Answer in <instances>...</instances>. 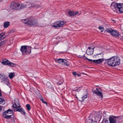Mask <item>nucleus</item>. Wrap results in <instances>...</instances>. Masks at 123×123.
I'll return each mask as SVG.
<instances>
[{"label":"nucleus","mask_w":123,"mask_h":123,"mask_svg":"<svg viewBox=\"0 0 123 123\" xmlns=\"http://www.w3.org/2000/svg\"><path fill=\"white\" fill-rule=\"evenodd\" d=\"M27 6L26 5H25L22 3L20 1H13L10 4V7L15 10H19L21 9L25 8Z\"/></svg>","instance_id":"1"},{"label":"nucleus","mask_w":123,"mask_h":123,"mask_svg":"<svg viewBox=\"0 0 123 123\" xmlns=\"http://www.w3.org/2000/svg\"><path fill=\"white\" fill-rule=\"evenodd\" d=\"M86 59L87 60H88L90 62H93V63L97 64H98L101 63L104 60H105V62H107L108 64L110 66H111L113 67V56H112L111 58L107 59H104L103 58L99 59L96 60H92L90 59H89L87 58L86 57Z\"/></svg>","instance_id":"2"},{"label":"nucleus","mask_w":123,"mask_h":123,"mask_svg":"<svg viewBox=\"0 0 123 123\" xmlns=\"http://www.w3.org/2000/svg\"><path fill=\"white\" fill-rule=\"evenodd\" d=\"M31 47L27 46H22L20 49L23 55L25 54L27 55L31 53Z\"/></svg>","instance_id":"3"},{"label":"nucleus","mask_w":123,"mask_h":123,"mask_svg":"<svg viewBox=\"0 0 123 123\" xmlns=\"http://www.w3.org/2000/svg\"><path fill=\"white\" fill-rule=\"evenodd\" d=\"M12 108L13 109V108H14V110L15 111H18L20 112L22 114L24 115H25V112L21 107V106L20 105H19L18 106L15 103H14V104H13Z\"/></svg>","instance_id":"4"},{"label":"nucleus","mask_w":123,"mask_h":123,"mask_svg":"<svg viewBox=\"0 0 123 123\" xmlns=\"http://www.w3.org/2000/svg\"><path fill=\"white\" fill-rule=\"evenodd\" d=\"M13 114V111L10 109L5 111L3 113L2 116L3 117L6 119L12 117Z\"/></svg>","instance_id":"5"},{"label":"nucleus","mask_w":123,"mask_h":123,"mask_svg":"<svg viewBox=\"0 0 123 123\" xmlns=\"http://www.w3.org/2000/svg\"><path fill=\"white\" fill-rule=\"evenodd\" d=\"M106 31L107 32L111 34L112 36L116 38L118 37L120 34H119V32L115 30H114L108 28L106 30Z\"/></svg>","instance_id":"6"},{"label":"nucleus","mask_w":123,"mask_h":123,"mask_svg":"<svg viewBox=\"0 0 123 123\" xmlns=\"http://www.w3.org/2000/svg\"><path fill=\"white\" fill-rule=\"evenodd\" d=\"M65 24V23L64 21H59L53 23L52 26L55 28L59 29L63 27Z\"/></svg>","instance_id":"7"},{"label":"nucleus","mask_w":123,"mask_h":123,"mask_svg":"<svg viewBox=\"0 0 123 123\" xmlns=\"http://www.w3.org/2000/svg\"><path fill=\"white\" fill-rule=\"evenodd\" d=\"M37 21L35 19L31 18H29L28 25L31 26H35L38 25Z\"/></svg>","instance_id":"8"},{"label":"nucleus","mask_w":123,"mask_h":123,"mask_svg":"<svg viewBox=\"0 0 123 123\" xmlns=\"http://www.w3.org/2000/svg\"><path fill=\"white\" fill-rule=\"evenodd\" d=\"M113 67L119 65L120 63V59L119 57L117 56H113Z\"/></svg>","instance_id":"9"},{"label":"nucleus","mask_w":123,"mask_h":123,"mask_svg":"<svg viewBox=\"0 0 123 123\" xmlns=\"http://www.w3.org/2000/svg\"><path fill=\"white\" fill-rule=\"evenodd\" d=\"M94 49V47L91 48V47H89L86 52L87 54L89 55H92L93 53Z\"/></svg>","instance_id":"10"},{"label":"nucleus","mask_w":123,"mask_h":123,"mask_svg":"<svg viewBox=\"0 0 123 123\" xmlns=\"http://www.w3.org/2000/svg\"><path fill=\"white\" fill-rule=\"evenodd\" d=\"M78 13V11L74 12L73 11H69L68 12V14L69 16L71 17L76 15Z\"/></svg>","instance_id":"11"},{"label":"nucleus","mask_w":123,"mask_h":123,"mask_svg":"<svg viewBox=\"0 0 123 123\" xmlns=\"http://www.w3.org/2000/svg\"><path fill=\"white\" fill-rule=\"evenodd\" d=\"M117 9L120 12H123V4H122L117 3Z\"/></svg>","instance_id":"12"},{"label":"nucleus","mask_w":123,"mask_h":123,"mask_svg":"<svg viewBox=\"0 0 123 123\" xmlns=\"http://www.w3.org/2000/svg\"><path fill=\"white\" fill-rule=\"evenodd\" d=\"M116 117L111 116L109 118L110 123H116Z\"/></svg>","instance_id":"13"},{"label":"nucleus","mask_w":123,"mask_h":123,"mask_svg":"<svg viewBox=\"0 0 123 123\" xmlns=\"http://www.w3.org/2000/svg\"><path fill=\"white\" fill-rule=\"evenodd\" d=\"M94 93H95L97 95L101 96V99H102L103 98V96L102 92H101L98 90V88H96V90H94L93 91Z\"/></svg>","instance_id":"14"},{"label":"nucleus","mask_w":123,"mask_h":123,"mask_svg":"<svg viewBox=\"0 0 123 123\" xmlns=\"http://www.w3.org/2000/svg\"><path fill=\"white\" fill-rule=\"evenodd\" d=\"M5 101L2 96V94L0 90V104L3 105L5 104Z\"/></svg>","instance_id":"15"},{"label":"nucleus","mask_w":123,"mask_h":123,"mask_svg":"<svg viewBox=\"0 0 123 123\" xmlns=\"http://www.w3.org/2000/svg\"><path fill=\"white\" fill-rule=\"evenodd\" d=\"M98 118V117L97 116L95 117L94 116H93L92 118V120L91 123H97V120Z\"/></svg>","instance_id":"16"},{"label":"nucleus","mask_w":123,"mask_h":123,"mask_svg":"<svg viewBox=\"0 0 123 123\" xmlns=\"http://www.w3.org/2000/svg\"><path fill=\"white\" fill-rule=\"evenodd\" d=\"M93 116L90 115L89 117V119H87L85 121V123H91L92 118Z\"/></svg>","instance_id":"17"},{"label":"nucleus","mask_w":123,"mask_h":123,"mask_svg":"<svg viewBox=\"0 0 123 123\" xmlns=\"http://www.w3.org/2000/svg\"><path fill=\"white\" fill-rule=\"evenodd\" d=\"M10 61L6 59H4L3 60L1 63L2 64L5 65H8Z\"/></svg>","instance_id":"18"},{"label":"nucleus","mask_w":123,"mask_h":123,"mask_svg":"<svg viewBox=\"0 0 123 123\" xmlns=\"http://www.w3.org/2000/svg\"><path fill=\"white\" fill-rule=\"evenodd\" d=\"M117 3L115 2L113 3L111 5V7L112 9H117Z\"/></svg>","instance_id":"19"},{"label":"nucleus","mask_w":123,"mask_h":123,"mask_svg":"<svg viewBox=\"0 0 123 123\" xmlns=\"http://www.w3.org/2000/svg\"><path fill=\"white\" fill-rule=\"evenodd\" d=\"M3 81L4 83L7 85H8L9 84V80L8 78H3Z\"/></svg>","instance_id":"20"},{"label":"nucleus","mask_w":123,"mask_h":123,"mask_svg":"<svg viewBox=\"0 0 123 123\" xmlns=\"http://www.w3.org/2000/svg\"><path fill=\"white\" fill-rule=\"evenodd\" d=\"M61 64L67 66H68L69 65L67 61L65 59H63Z\"/></svg>","instance_id":"21"},{"label":"nucleus","mask_w":123,"mask_h":123,"mask_svg":"<svg viewBox=\"0 0 123 123\" xmlns=\"http://www.w3.org/2000/svg\"><path fill=\"white\" fill-rule=\"evenodd\" d=\"M29 18H29L28 19H23L22 20V21L24 23L28 25Z\"/></svg>","instance_id":"22"},{"label":"nucleus","mask_w":123,"mask_h":123,"mask_svg":"<svg viewBox=\"0 0 123 123\" xmlns=\"http://www.w3.org/2000/svg\"><path fill=\"white\" fill-rule=\"evenodd\" d=\"M10 23L8 21L5 22L4 24V27L5 28H6L10 25Z\"/></svg>","instance_id":"23"},{"label":"nucleus","mask_w":123,"mask_h":123,"mask_svg":"<svg viewBox=\"0 0 123 123\" xmlns=\"http://www.w3.org/2000/svg\"><path fill=\"white\" fill-rule=\"evenodd\" d=\"M63 59H59L58 60H55V61L61 64Z\"/></svg>","instance_id":"24"},{"label":"nucleus","mask_w":123,"mask_h":123,"mask_svg":"<svg viewBox=\"0 0 123 123\" xmlns=\"http://www.w3.org/2000/svg\"><path fill=\"white\" fill-rule=\"evenodd\" d=\"M15 76V74L13 73H11L9 76V78L11 79Z\"/></svg>","instance_id":"25"},{"label":"nucleus","mask_w":123,"mask_h":123,"mask_svg":"<svg viewBox=\"0 0 123 123\" xmlns=\"http://www.w3.org/2000/svg\"><path fill=\"white\" fill-rule=\"evenodd\" d=\"M9 64L8 65L9 66H11L12 67H15L16 65V64L12 62H11L10 61L9 63Z\"/></svg>","instance_id":"26"},{"label":"nucleus","mask_w":123,"mask_h":123,"mask_svg":"<svg viewBox=\"0 0 123 123\" xmlns=\"http://www.w3.org/2000/svg\"><path fill=\"white\" fill-rule=\"evenodd\" d=\"M26 109L28 111L30 110L31 108V106L29 104H27L26 106Z\"/></svg>","instance_id":"27"},{"label":"nucleus","mask_w":123,"mask_h":123,"mask_svg":"<svg viewBox=\"0 0 123 123\" xmlns=\"http://www.w3.org/2000/svg\"><path fill=\"white\" fill-rule=\"evenodd\" d=\"M87 98V94L85 95L84 96H83L82 98V99L81 100V101H83L84 100H85L86 98Z\"/></svg>","instance_id":"28"},{"label":"nucleus","mask_w":123,"mask_h":123,"mask_svg":"<svg viewBox=\"0 0 123 123\" xmlns=\"http://www.w3.org/2000/svg\"><path fill=\"white\" fill-rule=\"evenodd\" d=\"M4 34L5 33H1L0 34V39H0V41L5 38V37H3L2 38V37L4 35Z\"/></svg>","instance_id":"29"},{"label":"nucleus","mask_w":123,"mask_h":123,"mask_svg":"<svg viewBox=\"0 0 123 123\" xmlns=\"http://www.w3.org/2000/svg\"><path fill=\"white\" fill-rule=\"evenodd\" d=\"M80 88L77 87L75 88V89L73 90V91L75 92L78 91V92L80 91Z\"/></svg>","instance_id":"30"},{"label":"nucleus","mask_w":123,"mask_h":123,"mask_svg":"<svg viewBox=\"0 0 123 123\" xmlns=\"http://www.w3.org/2000/svg\"><path fill=\"white\" fill-rule=\"evenodd\" d=\"M78 57L79 58H80L81 59L83 58L84 57H85V58H86V59L87 60V59H86V57L87 58H88L86 57L85 56V55H82V56H81L80 55H78Z\"/></svg>","instance_id":"31"},{"label":"nucleus","mask_w":123,"mask_h":123,"mask_svg":"<svg viewBox=\"0 0 123 123\" xmlns=\"http://www.w3.org/2000/svg\"><path fill=\"white\" fill-rule=\"evenodd\" d=\"M101 123H109L108 121L105 119H103Z\"/></svg>","instance_id":"32"},{"label":"nucleus","mask_w":123,"mask_h":123,"mask_svg":"<svg viewBox=\"0 0 123 123\" xmlns=\"http://www.w3.org/2000/svg\"><path fill=\"white\" fill-rule=\"evenodd\" d=\"M98 28L100 30V31L101 32H103V31L104 30V28L101 27H99Z\"/></svg>","instance_id":"33"},{"label":"nucleus","mask_w":123,"mask_h":123,"mask_svg":"<svg viewBox=\"0 0 123 123\" xmlns=\"http://www.w3.org/2000/svg\"><path fill=\"white\" fill-rule=\"evenodd\" d=\"M5 41H1L0 43V47L1 45L5 43Z\"/></svg>","instance_id":"34"},{"label":"nucleus","mask_w":123,"mask_h":123,"mask_svg":"<svg viewBox=\"0 0 123 123\" xmlns=\"http://www.w3.org/2000/svg\"><path fill=\"white\" fill-rule=\"evenodd\" d=\"M72 74L74 76H76V75H78V74L75 72H73Z\"/></svg>","instance_id":"35"},{"label":"nucleus","mask_w":123,"mask_h":123,"mask_svg":"<svg viewBox=\"0 0 123 123\" xmlns=\"http://www.w3.org/2000/svg\"><path fill=\"white\" fill-rule=\"evenodd\" d=\"M40 100H41L43 102L44 104H47V103L46 102L44 101L42 99H41Z\"/></svg>","instance_id":"36"},{"label":"nucleus","mask_w":123,"mask_h":123,"mask_svg":"<svg viewBox=\"0 0 123 123\" xmlns=\"http://www.w3.org/2000/svg\"><path fill=\"white\" fill-rule=\"evenodd\" d=\"M57 83L59 85H61L62 84V81H59Z\"/></svg>","instance_id":"37"},{"label":"nucleus","mask_w":123,"mask_h":123,"mask_svg":"<svg viewBox=\"0 0 123 123\" xmlns=\"http://www.w3.org/2000/svg\"><path fill=\"white\" fill-rule=\"evenodd\" d=\"M102 55V57H103V54H102L101 53H100V54H96V55Z\"/></svg>","instance_id":"38"},{"label":"nucleus","mask_w":123,"mask_h":123,"mask_svg":"<svg viewBox=\"0 0 123 123\" xmlns=\"http://www.w3.org/2000/svg\"><path fill=\"white\" fill-rule=\"evenodd\" d=\"M2 108H1V106L0 105V111L1 110H2Z\"/></svg>","instance_id":"39"},{"label":"nucleus","mask_w":123,"mask_h":123,"mask_svg":"<svg viewBox=\"0 0 123 123\" xmlns=\"http://www.w3.org/2000/svg\"><path fill=\"white\" fill-rule=\"evenodd\" d=\"M3 0H0V1H2Z\"/></svg>","instance_id":"40"},{"label":"nucleus","mask_w":123,"mask_h":123,"mask_svg":"<svg viewBox=\"0 0 123 123\" xmlns=\"http://www.w3.org/2000/svg\"><path fill=\"white\" fill-rule=\"evenodd\" d=\"M121 39L123 41V38H122Z\"/></svg>","instance_id":"41"},{"label":"nucleus","mask_w":123,"mask_h":123,"mask_svg":"<svg viewBox=\"0 0 123 123\" xmlns=\"http://www.w3.org/2000/svg\"><path fill=\"white\" fill-rule=\"evenodd\" d=\"M78 76H80V75H79V74H78Z\"/></svg>","instance_id":"42"},{"label":"nucleus","mask_w":123,"mask_h":123,"mask_svg":"<svg viewBox=\"0 0 123 123\" xmlns=\"http://www.w3.org/2000/svg\"><path fill=\"white\" fill-rule=\"evenodd\" d=\"M34 48H35V49H36V48H35V47H34Z\"/></svg>","instance_id":"43"}]
</instances>
